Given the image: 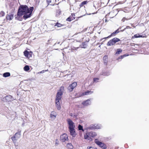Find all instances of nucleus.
<instances>
[{
    "mask_svg": "<svg viewBox=\"0 0 149 149\" xmlns=\"http://www.w3.org/2000/svg\"><path fill=\"white\" fill-rule=\"evenodd\" d=\"M33 9V7H30L29 8L26 5H22L19 6L18 12L19 15H21L22 14L23 15V18L25 20L31 17Z\"/></svg>",
    "mask_w": 149,
    "mask_h": 149,
    "instance_id": "1",
    "label": "nucleus"
},
{
    "mask_svg": "<svg viewBox=\"0 0 149 149\" xmlns=\"http://www.w3.org/2000/svg\"><path fill=\"white\" fill-rule=\"evenodd\" d=\"M68 125V128L70 135L73 137L75 136L76 134V133L74 127H75L74 125V122L70 118H68L67 120Z\"/></svg>",
    "mask_w": 149,
    "mask_h": 149,
    "instance_id": "2",
    "label": "nucleus"
},
{
    "mask_svg": "<svg viewBox=\"0 0 149 149\" xmlns=\"http://www.w3.org/2000/svg\"><path fill=\"white\" fill-rule=\"evenodd\" d=\"M64 90V87L61 86L60 89L58 91L55 100H61Z\"/></svg>",
    "mask_w": 149,
    "mask_h": 149,
    "instance_id": "3",
    "label": "nucleus"
},
{
    "mask_svg": "<svg viewBox=\"0 0 149 149\" xmlns=\"http://www.w3.org/2000/svg\"><path fill=\"white\" fill-rule=\"evenodd\" d=\"M120 40L119 38H115L110 40L107 43V45L110 46L114 45L116 42L120 41Z\"/></svg>",
    "mask_w": 149,
    "mask_h": 149,
    "instance_id": "4",
    "label": "nucleus"
},
{
    "mask_svg": "<svg viewBox=\"0 0 149 149\" xmlns=\"http://www.w3.org/2000/svg\"><path fill=\"white\" fill-rule=\"evenodd\" d=\"M20 137V133H16L13 136L11 137V139L12 141L16 146V141L17 139H19Z\"/></svg>",
    "mask_w": 149,
    "mask_h": 149,
    "instance_id": "5",
    "label": "nucleus"
},
{
    "mask_svg": "<svg viewBox=\"0 0 149 149\" xmlns=\"http://www.w3.org/2000/svg\"><path fill=\"white\" fill-rule=\"evenodd\" d=\"M95 143L100 147L103 149L107 148V146L103 143L100 141L98 139H95Z\"/></svg>",
    "mask_w": 149,
    "mask_h": 149,
    "instance_id": "6",
    "label": "nucleus"
},
{
    "mask_svg": "<svg viewBox=\"0 0 149 149\" xmlns=\"http://www.w3.org/2000/svg\"><path fill=\"white\" fill-rule=\"evenodd\" d=\"M68 136L67 134L65 133L63 134L60 136V139L62 142H64L68 140Z\"/></svg>",
    "mask_w": 149,
    "mask_h": 149,
    "instance_id": "7",
    "label": "nucleus"
},
{
    "mask_svg": "<svg viewBox=\"0 0 149 149\" xmlns=\"http://www.w3.org/2000/svg\"><path fill=\"white\" fill-rule=\"evenodd\" d=\"M77 85V83L74 82L69 86L68 88V89L70 91H72L73 89Z\"/></svg>",
    "mask_w": 149,
    "mask_h": 149,
    "instance_id": "8",
    "label": "nucleus"
},
{
    "mask_svg": "<svg viewBox=\"0 0 149 149\" xmlns=\"http://www.w3.org/2000/svg\"><path fill=\"white\" fill-rule=\"evenodd\" d=\"M24 54L25 56L29 58L31 57L32 52H28L26 51L24 52Z\"/></svg>",
    "mask_w": 149,
    "mask_h": 149,
    "instance_id": "9",
    "label": "nucleus"
},
{
    "mask_svg": "<svg viewBox=\"0 0 149 149\" xmlns=\"http://www.w3.org/2000/svg\"><path fill=\"white\" fill-rule=\"evenodd\" d=\"M5 98L7 102L15 100L12 96L10 95L7 96L5 97Z\"/></svg>",
    "mask_w": 149,
    "mask_h": 149,
    "instance_id": "10",
    "label": "nucleus"
},
{
    "mask_svg": "<svg viewBox=\"0 0 149 149\" xmlns=\"http://www.w3.org/2000/svg\"><path fill=\"white\" fill-rule=\"evenodd\" d=\"M13 15L12 13H9L6 16L7 20H11L13 17Z\"/></svg>",
    "mask_w": 149,
    "mask_h": 149,
    "instance_id": "11",
    "label": "nucleus"
},
{
    "mask_svg": "<svg viewBox=\"0 0 149 149\" xmlns=\"http://www.w3.org/2000/svg\"><path fill=\"white\" fill-rule=\"evenodd\" d=\"M60 100H55V103L56 104V106L57 109L58 110H59L61 109V107L60 105Z\"/></svg>",
    "mask_w": 149,
    "mask_h": 149,
    "instance_id": "12",
    "label": "nucleus"
},
{
    "mask_svg": "<svg viewBox=\"0 0 149 149\" xmlns=\"http://www.w3.org/2000/svg\"><path fill=\"white\" fill-rule=\"evenodd\" d=\"M91 103V101L89 100H88L85 102H84L82 103V104L84 106H87L89 104Z\"/></svg>",
    "mask_w": 149,
    "mask_h": 149,
    "instance_id": "13",
    "label": "nucleus"
},
{
    "mask_svg": "<svg viewBox=\"0 0 149 149\" xmlns=\"http://www.w3.org/2000/svg\"><path fill=\"white\" fill-rule=\"evenodd\" d=\"M23 15V14H21V15H19L18 12L17 13V16L15 17V18L19 21H22V16Z\"/></svg>",
    "mask_w": 149,
    "mask_h": 149,
    "instance_id": "14",
    "label": "nucleus"
},
{
    "mask_svg": "<svg viewBox=\"0 0 149 149\" xmlns=\"http://www.w3.org/2000/svg\"><path fill=\"white\" fill-rule=\"evenodd\" d=\"M56 112L53 111L51 112L50 114V117L51 118L54 120L56 118Z\"/></svg>",
    "mask_w": 149,
    "mask_h": 149,
    "instance_id": "15",
    "label": "nucleus"
},
{
    "mask_svg": "<svg viewBox=\"0 0 149 149\" xmlns=\"http://www.w3.org/2000/svg\"><path fill=\"white\" fill-rule=\"evenodd\" d=\"M10 74L9 72H6L3 74V76L5 77H6L10 76Z\"/></svg>",
    "mask_w": 149,
    "mask_h": 149,
    "instance_id": "16",
    "label": "nucleus"
},
{
    "mask_svg": "<svg viewBox=\"0 0 149 149\" xmlns=\"http://www.w3.org/2000/svg\"><path fill=\"white\" fill-rule=\"evenodd\" d=\"M66 146L68 149H72L73 148V146L71 143H67Z\"/></svg>",
    "mask_w": 149,
    "mask_h": 149,
    "instance_id": "17",
    "label": "nucleus"
},
{
    "mask_svg": "<svg viewBox=\"0 0 149 149\" xmlns=\"http://www.w3.org/2000/svg\"><path fill=\"white\" fill-rule=\"evenodd\" d=\"M87 44L85 42H83L82 45H80V47L82 48H85L87 47Z\"/></svg>",
    "mask_w": 149,
    "mask_h": 149,
    "instance_id": "18",
    "label": "nucleus"
},
{
    "mask_svg": "<svg viewBox=\"0 0 149 149\" xmlns=\"http://www.w3.org/2000/svg\"><path fill=\"white\" fill-rule=\"evenodd\" d=\"M116 32L115 31V32H114L113 33H112L111 35H109L107 37H106V38H102V39H101L100 40H103L104 39H106L107 38H110V37H111L112 36L115 35V34H116Z\"/></svg>",
    "mask_w": 149,
    "mask_h": 149,
    "instance_id": "19",
    "label": "nucleus"
},
{
    "mask_svg": "<svg viewBox=\"0 0 149 149\" xmlns=\"http://www.w3.org/2000/svg\"><path fill=\"white\" fill-rule=\"evenodd\" d=\"M84 139H88L89 140L91 141V139L90 136H89V135L87 134H86L84 136Z\"/></svg>",
    "mask_w": 149,
    "mask_h": 149,
    "instance_id": "20",
    "label": "nucleus"
},
{
    "mask_svg": "<svg viewBox=\"0 0 149 149\" xmlns=\"http://www.w3.org/2000/svg\"><path fill=\"white\" fill-rule=\"evenodd\" d=\"M90 136L94 137L96 135V133L94 132H90L89 133Z\"/></svg>",
    "mask_w": 149,
    "mask_h": 149,
    "instance_id": "21",
    "label": "nucleus"
},
{
    "mask_svg": "<svg viewBox=\"0 0 149 149\" xmlns=\"http://www.w3.org/2000/svg\"><path fill=\"white\" fill-rule=\"evenodd\" d=\"M93 93V91H87L83 93V94L85 95H87L88 94H92Z\"/></svg>",
    "mask_w": 149,
    "mask_h": 149,
    "instance_id": "22",
    "label": "nucleus"
},
{
    "mask_svg": "<svg viewBox=\"0 0 149 149\" xmlns=\"http://www.w3.org/2000/svg\"><path fill=\"white\" fill-rule=\"evenodd\" d=\"M74 19V17L72 18V16H70L66 20L69 22H70Z\"/></svg>",
    "mask_w": 149,
    "mask_h": 149,
    "instance_id": "23",
    "label": "nucleus"
},
{
    "mask_svg": "<svg viewBox=\"0 0 149 149\" xmlns=\"http://www.w3.org/2000/svg\"><path fill=\"white\" fill-rule=\"evenodd\" d=\"M24 70L26 71H28L29 70V68L28 65H26L24 68Z\"/></svg>",
    "mask_w": 149,
    "mask_h": 149,
    "instance_id": "24",
    "label": "nucleus"
},
{
    "mask_svg": "<svg viewBox=\"0 0 149 149\" xmlns=\"http://www.w3.org/2000/svg\"><path fill=\"white\" fill-rule=\"evenodd\" d=\"M122 51V49H117V51L115 53V55L119 54Z\"/></svg>",
    "mask_w": 149,
    "mask_h": 149,
    "instance_id": "25",
    "label": "nucleus"
},
{
    "mask_svg": "<svg viewBox=\"0 0 149 149\" xmlns=\"http://www.w3.org/2000/svg\"><path fill=\"white\" fill-rule=\"evenodd\" d=\"M87 3V1H83L80 5V7L86 4Z\"/></svg>",
    "mask_w": 149,
    "mask_h": 149,
    "instance_id": "26",
    "label": "nucleus"
},
{
    "mask_svg": "<svg viewBox=\"0 0 149 149\" xmlns=\"http://www.w3.org/2000/svg\"><path fill=\"white\" fill-rule=\"evenodd\" d=\"M5 13L3 11H1L0 12V17L4 16L5 15Z\"/></svg>",
    "mask_w": 149,
    "mask_h": 149,
    "instance_id": "27",
    "label": "nucleus"
},
{
    "mask_svg": "<svg viewBox=\"0 0 149 149\" xmlns=\"http://www.w3.org/2000/svg\"><path fill=\"white\" fill-rule=\"evenodd\" d=\"M78 129L79 130H82L83 131H84V130L83 129V127L80 125H78Z\"/></svg>",
    "mask_w": 149,
    "mask_h": 149,
    "instance_id": "28",
    "label": "nucleus"
},
{
    "mask_svg": "<svg viewBox=\"0 0 149 149\" xmlns=\"http://www.w3.org/2000/svg\"><path fill=\"white\" fill-rule=\"evenodd\" d=\"M62 25L60 23L57 22L55 25L54 26H57L58 27H61L62 26Z\"/></svg>",
    "mask_w": 149,
    "mask_h": 149,
    "instance_id": "29",
    "label": "nucleus"
},
{
    "mask_svg": "<svg viewBox=\"0 0 149 149\" xmlns=\"http://www.w3.org/2000/svg\"><path fill=\"white\" fill-rule=\"evenodd\" d=\"M135 38H137L139 37H142V36L140 35L139 34H137L135 35L134 36Z\"/></svg>",
    "mask_w": 149,
    "mask_h": 149,
    "instance_id": "30",
    "label": "nucleus"
},
{
    "mask_svg": "<svg viewBox=\"0 0 149 149\" xmlns=\"http://www.w3.org/2000/svg\"><path fill=\"white\" fill-rule=\"evenodd\" d=\"M61 14V11L59 10H58L57 12V14H56V16L58 17V16Z\"/></svg>",
    "mask_w": 149,
    "mask_h": 149,
    "instance_id": "31",
    "label": "nucleus"
},
{
    "mask_svg": "<svg viewBox=\"0 0 149 149\" xmlns=\"http://www.w3.org/2000/svg\"><path fill=\"white\" fill-rule=\"evenodd\" d=\"M46 2L47 3V5L45 6V7H47L51 2V0H46Z\"/></svg>",
    "mask_w": 149,
    "mask_h": 149,
    "instance_id": "32",
    "label": "nucleus"
},
{
    "mask_svg": "<svg viewBox=\"0 0 149 149\" xmlns=\"http://www.w3.org/2000/svg\"><path fill=\"white\" fill-rule=\"evenodd\" d=\"M79 48V47H73V48H72L71 49V52H73V49H75V50H77V49Z\"/></svg>",
    "mask_w": 149,
    "mask_h": 149,
    "instance_id": "33",
    "label": "nucleus"
},
{
    "mask_svg": "<svg viewBox=\"0 0 149 149\" xmlns=\"http://www.w3.org/2000/svg\"><path fill=\"white\" fill-rule=\"evenodd\" d=\"M98 79L97 78H94L93 79V81L94 82H96L97 81Z\"/></svg>",
    "mask_w": 149,
    "mask_h": 149,
    "instance_id": "34",
    "label": "nucleus"
},
{
    "mask_svg": "<svg viewBox=\"0 0 149 149\" xmlns=\"http://www.w3.org/2000/svg\"><path fill=\"white\" fill-rule=\"evenodd\" d=\"M121 28H122V27H119L118 29L116 30L115 31L116 32V33H119V29H121Z\"/></svg>",
    "mask_w": 149,
    "mask_h": 149,
    "instance_id": "35",
    "label": "nucleus"
},
{
    "mask_svg": "<svg viewBox=\"0 0 149 149\" xmlns=\"http://www.w3.org/2000/svg\"><path fill=\"white\" fill-rule=\"evenodd\" d=\"M72 16V18L74 17V19L75 18V15L74 14H72V16Z\"/></svg>",
    "mask_w": 149,
    "mask_h": 149,
    "instance_id": "36",
    "label": "nucleus"
},
{
    "mask_svg": "<svg viewBox=\"0 0 149 149\" xmlns=\"http://www.w3.org/2000/svg\"><path fill=\"white\" fill-rule=\"evenodd\" d=\"M125 28L126 29H130L131 27L129 26H127Z\"/></svg>",
    "mask_w": 149,
    "mask_h": 149,
    "instance_id": "37",
    "label": "nucleus"
},
{
    "mask_svg": "<svg viewBox=\"0 0 149 149\" xmlns=\"http://www.w3.org/2000/svg\"><path fill=\"white\" fill-rule=\"evenodd\" d=\"M45 71L43 70H42V71L40 72H39L41 73H43Z\"/></svg>",
    "mask_w": 149,
    "mask_h": 149,
    "instance_id": "38",
    "label": "nucleus"
},
{
    "mask_svg": "<svg viewBox=\"0 0 149 149\" xmlns=\"http://www.w3.org/2000/svg\"><path fill=\"white\" fill-rule=\"evenodd\" d=\"M126 29V28H124L123 29L121 30L120 31L122 32L123 31Z\"/></svg>",
    "mask_w": 149,
    "mask_h": 149,
    "instance_id": "39",
    "label": "nucleus"
},
{
    "mask_svg": "<svg viewBox=\"0 0 149 149\" xmlns=\"http://www.w3.org/2000/svg\"><path fill=\"white\" fill-rule=\"evenodd\" d=\"M125 56V55H123V56H121V58H123V57L124 56Z\"/></svg>",
    "mask_w": 149,
    "mask_h": 149,
    "instance_id": "40",
    "label": "nucleus"
},
{
    "mask_svg": "<svg viewBox=\"0 0 149 149\" xmlns=\"http://www.w3.org/2000/svg\"><path fill=\"white\" fill-rule=\"evenodd\" d=\"M70 115L71 116H73V115H72V113H70Z\"/></svg>",
    "mask_w": 149,
    "mask_h": 149,
    "instance_id": "41",
    "label": "nucleus"
},
{
    "mask_svg": "<svg viewBox=\"0 0 149 149\" xmlns=\"http://www.w3.org/2000/svg\"><path fill=\"white\" fill-rule=\"evenodd\" d=\"M73 117L74 118H75L76 117V116L75 115H74V116H73Z\"/></svg>",
    "mask_w": 149,
    "mask_h": 149,
    "instance_id": "42",
    "label": "nucleus"
},
{
    "mask_svg": "<svg viewBox=\"0 0 149 149\" xmlns=\"http://www.w3.org/2000/svg\"><path fill=\"white\" fill-rule=\"evenodd\" d=\"M124 18H123V19H122V20L123 21V22H124Z\"/></svg>",
    "mask_w": 149,
    "mask_h": 149,
    "instance_id": "43",
    "label": "nucleus"
},
{
    "mask_svg": "<svg viewBox=\"0 0 149 149\" xmlns=\"http://www.w3.org/2000/svg\"><path fill=\"white\" fill-rule=\"evenodd\" d=\"M107 56H104V58H106Z\"/></svg>",
    "mask_w": 149,
    "mask_h": 149,
    "instance_id": "44",
    "label": "nucleus"
},
{
    "mask_svg": "<svg viewBox=\"0 0 149 149\" xmlns=\"http://www.w3.org/2000/svg\"><path fill=\"white\" fill-rule=\"evenodd\" d=\"M55 144H57L58 143L56 142Z\"/></svg>",
    "mask_w": 149,
    "mask_h": 149,
    "instance_id": "45",
    "label": "nucleus"
},
{
    "mask_svg": "<svg viewBox=\"0 0 149 149\" xmlns=\"http://www.w3.org/2000/svg\"><path fill=\"white\" fill-rule=\"evenodd\" d=\"M62 54H63V55H64V54L63 53H62Z\"/></svg>",
    "mask_w": 149,
    "mask_h": 149,
    "instance_id": "46",
    "label": "nucleus"
},
{
    "mask_svg": "<svg viewBox=\"0 0 149 149\" xmlns=\"http://www.w3.org/2000/svg\"><path fill=\"white\" fill-rule=\"evenodd\" d=\"M97 128H98V129H99V127H96Z\"/></svg>",
    "mask_w": 149,
    "mask_h": 149,
    "instance_id": "47",
    "label": "nucleus"
}]
</instances>
